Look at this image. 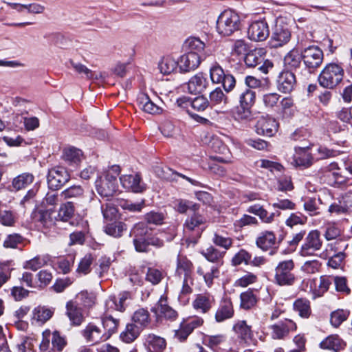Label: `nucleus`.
I'll list each match as a JSON object with an SVG mask.
<instances>
[{
  "mask_svg": "<svg viewBox=\"0 0 352 352\" xmlns=\"http://www.w3.org/2000/svg\"><path fill=\"white\" fill-rule=\"evenodd\" d=\"M241 27V18L237 12L231 9L225 10L218 16L216 29L222 36H229Z\"/></svg>",
  "mask_w": 352,
  "mask_h": 352,
  "instance_id": "f257e3e1",
  "label": "nucleus"
},
{
  "mask_svg": "<svg viewBox=\"0 0 352 352\" xmlns=\"http://www.w3.org/2000/svg\"><path fill=\"white\" fill-rule=\"evenodd\" d=\"M302 52V60L307 70L305 74L301 72L303 80H309L313 74L322 63L324 54L322 50L316 45L305 47Z\"/></svg>",
  "mask_w": 352,
  "mask_h": 352,
  "instance_id": "f03ea898",
  "label": "nucleus"
},
{
  "mask_svg": "<svg viewBox=\"0 0 352 352\" xmlns=\"http://www.w3.org/2000/svg\"><path fill=\"white\" fill-rule=\"evenodd\" d=\"M344 72L342 67L331 63L325 65L318 76L319 85L326 89H334L342 80Z\"/></svg>",
  "mask_w": 352,
  "mask_h": 352,
  "instance_id": "7ed1b4c3",
  "label": "nucleus"
},
{
  "mask_svg": "<svg viewBox=\"0 0 352 352\" xmlns=\"http://www.w3.org/2000/svg\"><path fill=\"white\" fill-rule=\"evenodd\" d=\"M120 167L113 166L107 170L102 177L96 181L98 192L102 197L112 196L118 189L117 177L120 174Z\"/></svg>",
  "mask_w": 352,
  "mask_h": 352,
  "instance_id": "20e7f679",
  "label": "nucleus"
},
{
  "mask_svg": "<svg viewBox=\"0 0 352 352\" xmlns=\"http://www.w3.org/2000/svg\"><path fill=\"white\" fill-rule=\"evenodd\" d=\"M210 78L214 84H221L226 92L231 91L236 85L234 77L226 72L222 67L214 60L209 68Z\"/></svg>",
  "mask_w": 352,
  "mask_h": 352,
  "instance_id": "39448f33",
  "label": "nucleus"
},
{
  "mask_svg": "<svg viewBox=\"0 0 352 352\" xmlns=\"http://www.w3.org/2000/svg\"><path fill=\"white\" fill-rule=\"evenodd\" d=\"M294 263L292 260H286L278 263L275 269L274 280L280 286H290L294 285L296 278L292 273Z\"/></svg>",
  "mask_w": 352,
  "mask_h": 352,
  "instance_id": "423d86ee",
  "label": "nucleus"
},
{
  "mask_svg": "<svg viewBox=\"0 0 352 352\" xmlns=\"http://www.w3.org/2000/svg\"><path fill=\"white\" fill-rule=\"evenodd\" d=\"M322 245L320 233L318 230H311L308 233L299 250L298 254L303 257L316 256Z\"/></svg>",
  "mask_w": 352,
  "mask_h": 352,
  "instance_id": "0eeeda50",
  "label": "nucleus"
},
{
  "mask_svg": "<svg viewBox=\"0 0 352 352\" xmlns=\"http://www.w3.org/2000/svg\"><path fill=\"white\" fill-rule=\"evenodd\" d=\"M290 38L291 32L288 24L285 23L284 19H277L272 33V46L274 47H280L289 42Z\"/></svg>",
  "mask_w": 352,
  "mask_h": 352,
  "instance_id": "6e6552de",
  "label": "nucleus"
},
{
  "mask_svg": "<svg viewBox=\"0 0 352 352\" xmlns=\"http://www.w3.org/2000/svg\"><path fill=\"white\" fill-rule=\"evenodd\" d=\"M47 179L49 188L57 190L69 180V175L64 167L55 166L49 170Z\"/></svg>",
  "mask_w": 352,
  "mask_h": 352,
  "instance_id": "1a4fd4ad",
  "label": "nucleus"
},
{
  "mask_svg": "<svg viewBox=\"0 0 352 352\" xmlns=\"http://www.w3.org/2000/svg\"><path fill=\"white\" fill-rule=\"evenodd\" d=\"M296 324L289 319L280 321L270 327L271 336L273 339H284L290 332L296 331Z\"/></svg>",
  "mask_w": 352,
  "mask_h": 352,
  "instance_id": "9d476101",
  "label": "nucleus"
},
{
  "mask_svg": "<svg viewBox=\"0 0 352 352\" xmlns=\"http://www.w3.org/2000/svg\"><path fill=\"white\" fill-rule=\"evenodd\" d=\"M270 34L267 22L264 20L252 22L248 30V38L254 41H265Z\"/></svg>",
  "mask_w": 352,
  "mask_h": 352,
  "instance_id": "9b49d317",
  "label": "nucleus"
},
{
  "mask_svg": "<svg viewBox=\"0 0 352 352\" xmlns=\"http://www.w3.org/2000/svg\"><path fill=\"white\" fill-rule=\"evenodd\" d=\"M151 310L157 318H164L170 321L176 320L178 316L177 311L168 305L167 298L164 296L160 297Z\"/></svg>",
  "mask_w": 352,
  "mask_h": 352,
  "instance_id": "f8f14e48",
  "label": "nucleus"
},
{
  "mask_svg": "<svg viewBox=\"0 0 352 352\" xmlns=\"http://www.w3.org/2000/svg\"><path fill=\"white\" fill-rule=\"evenodd\" d=\"M82 334L87 342L98 344L109 340L103 331L93 323L88 324L82 331Z\"/></svg>",
  "mask_w": 352,
  "mask_h": 352,
  "instance_id": "ddd939ff",
  "label": "nucleus"
},
{
  "mask_svg": "<svg viewBox=\"0 0 352 352\" xmlns=\"http://www.w3.org/2000/svg\"><path fill=\"white\" fill-rule=\"evenodd\" d=\"M220 267L221 265H210L205 263L198 267L197 272L199 275L203 276L206 285L210 287L214 283V280L218 278L220 276Z\"/></svg>",
  "mask_w": 352,
  "mask_h": 352,
  "instance_id": "4468645a",
  "label": "nucleus"
},
{
  "mask_svg": "<svg viewBox=\"0 0 352 352\" xmlns=\"http://www.w3.org/2000/svg\"><path fill=\"white\" fill-rule=\"evenodd\" d=\"M278 123L276 120L270 117H261L255 126L256 131L258 135L268 137L273 136L278 130Z\"/></svg>",
  "mask_w": 352,
  "mask_h": 352,
  "instance_id": "2eb2a0df",
  "label": "nucleus"
},
{
  "mask_svg": "<svg viewBox=\"0 0 352 352\" xmlns=\"http://www.w3.org/2000/svg\"><path fill=\"white\" fill-rule=\"evenodd\" d=\"M200 55L194 53H185L179 59V69L181 72H189L196 69L201 63Z\"/></svg>",
  "mask_w": 352,
  "mask_h": 352,
  "instance_id": "dca6fc26",
  "label": "nucleus"
},
{
  "mask_svg": "<svg viewBox=\"0 0 352 352\" xmlns=\"http://www.w3.org/2000/svg\"><path fill=\"white\" fill-rule=\"evenodd\" d=\"M278 244L275 233L272 230L261 232L256 239V246L263 251L272 249Z\"/></svg>",
  "mask_w": 352,
  "mask_h": 352,
  "instance_id": "f3484780",
  "label": "nucleus"
},
{
  "mask_svg": "<svg viewBox=\"0 0 352 352\" xmlns=\"http://www.w3.org/2000/svg\"><path fill=\"white\" fill-rule=\"evenodd\" d=\"M296 84V76L289 70L283 71L280 73L278 80V89L283 93H290Z\"/></svg>",
  "mask_w": 352,
  "mask_h": 352,
  "instance_id": "a211bd4d",
  "label": "nucleus"
},
{
  "mask_svg": "<svg viewBox=\"0 0 352 352\" xmlns=\"http://www.w3.org/2000/svg\"><path fill=\"white\" fill-rule=\"evenodd\" d=\"M120 180L125 189L132 192H140L144 189L140 175L138 173L122 175L120 177Z\"/></svg>",
  "mask_w": 352,
  "mask_h": 352,
  "instance_id": "6ab92c4d",
  "label": "nucleus"
},
{
  "mask_svg": "<svg viewBox=\"0 0 352 352\" xmlns=\"http://www.w3.org/2000/svg\"><path fill=\"white\" fill-rule=\"evenodd\" d=\"M290 163L295 167L305 168L312 164V157L307 149L298 148L295 149Z\"/></svg>",
  "mask_w": 352,
  "mask_h": 352,
  "instance_id": "aec40b11",
  "label": "nucleus"
},
{
  "mask_svg": "<svg viewBox=\"0 0 352 352\" xmlns=\"http://www.w3.org/2000/svg\"><path fill=\"white\" fill-rule=\"evenodd\" d=\"M144 344L148 352H163L166 347V340L153 333L144 336Z\"/></svg>",
  "mask_w": 352,
  "mask_h": 352,
  "instance_id": "412c9836",
  "label": "nucleus"
},
{
  "mask_svg": "<svg viewBox=\"0 0 352 352\" xmlns=\"http://www.w3.org/2000/svg\"><path fill=\"white\" fill-rule=\"evenodd\" d=\"M208 82L203 73H197L192 76L187 83V89L192 94L203 92L208 87Z\"/></svg>",
  "mask_w": 352,
  "mask_h": 352,
  "instance_id": "4be33fe9",
  "label": "nucleus"
},
{
  "mask_svg": "<svg viewBox=\"0 0 352 352\" xmlns=\"http://www.w3.org/2000/svg\"><path fill=\"white\" fill-rule=\"evenodd\" d=\"M233 330L237 335L241 343L250 344L253 339V333L251 327L246 324L244 320L238 321L233 326Z\"/></svg>",
  "mask_w": 352,
  "mask_h": 352,
  "instance_id": "5701e85b",
  "label": "nucleus"
},
{
  "mask_svg": "<svg viewBox=\"0 0 352 352\" xmlns=\"http://www.w3.org/2000/svg\"><path fill=\"white\" fill-rule=\"evenodd\" d=\"M214 302V298L211 295L201 294L197 295L192 302V307L197 311L204 314L210 311Z\"/></svg>",
  "mask_w": 352,
  "mask_h": 352,
  "instance_id": "b1692460",
  "label": "nucleus"
},
{
  "mask_svg": "<svg viewBox=\"0 0 352 352\" xmlns=\"http://www.w3.org/2000/svg\"><path fill=\"white\" fill-rule=\"evenodd\" d=\"M178 106L186 108L190 105L194 109L198 111H204L209 104V102L206 97L198 96L194 100H190L186 98H181L177 100Z\"/></svg>",
  "mask_w": 352,
  "mask_h": 352,
  "instance_id": "393cba45",
  "label": "nucleus"
},
{
  "mask_svg": "<svg viewBox=\"0 0 352 352\" xmlns=\"http://www.w3.org/2000/svg\"><path fill=\"white\" fill-rule=\"evenodd\" d=\"M346 346L345 342L338 335H331L324 339L320 343V347L322 349L339 352L344 349Z\"/></svg>",
  "mask_w": 352,
  "mask_h": 352,
  "instance_id": "a878e982",
  "label": "nucleus"
},
{
  "mask_svg": "<svg viewBox=\"0 0 352 352\" xmlns=\"http://www.w3.org/2000/svg\"><path fill=\"white\" fill-rule=\"evenodd\" d=\"M201 254L208 261L213 263V265L222 266L224 263L223 258L226 252H221L212 245L203 249Z\"/></svg>",
  "mask_w": 352,
  "mask_h": 352,
  "instance_id": "bb28decb",
  "label": "nucleus"
},
{
  "mask_svg": "<svg viewBox=\"0 0 352 352\" xmlns=\"http://www.w3.org/2000/svg\"><path fill=\"white\" fill-rule=\"evenodd\" d=\"M138 101L140 108L145 113L156 115L162 111V109L155 104L147 94H141L138 96Z\"/></svg>",
  "mask_w": 352,
  "mask_h": 352,
  "instance_id": "cd10ccee",
  "label": "nucleus"
},
{
  "mask_svg": "<svg viewBox=\"0 0 352 352\" xmlns=\"http://www.w3.org/2000/svg\"><path fill=\"white\" fill-rule=\"evenodd\" d=\"M66 314L72 324L78 326L84 320L82 310L73 302H68L66 305Z\"/></svg>",
  "mask_w": 352,
  "mask_h": 352,
  "instance_id": "c85d7f7f",
  "label": "nucleus"
},
{
  "mask_svg": "<svg viewBox=\"0 0 352 352\" xmlns=\"http://www.w3.org/2000/svg\"><path fill=\"white\" fill-rule=\"evenodd\" d=\"M302 52L294 48L291 50L284 57V66L289 71L296 69L300 67L302 61Z\"/></svg>",
  "mask_w": 352,
  "mask_h": 352,
  "instance_id": "c756f323",
  "label": "nucleus"
},
{
  "mask_svg": "<svg viewBox=\"0 0 352 352\" xmlns=\"http://www.w3.org/2000/svg\"><path fill=\"white\" fill-rule=\"evenodd\" d=\"M234 315L233 306L230 300H223L219 305L216 314L215 320L218 322L231 318Z\"/></svg>",
  "mask_w": 352,
  "mask_h": 352,
  "instance_id": "7c9ffc66",
  "label": "nucleus"
},
{
  "mask_svg": "<svg viewBox=\"0 0 352 352\" xmlns=\"http://www.w3.org/2000/svg\"><path fill=\"white\" fill-rule=\"evenodd\" d=\"M265 54L264 49H255L245 55V63L248 67H254L264 62Z\"/></svg>",
  "mask_w": 352,
  "mask_h": 352,
  "instance_id": "2f4dec72",
  "label": "nucleus"
},
{
  "mask_svg": "<svg viewBox=\"0 0 352 352\" xmlns=\"http://www.w3.org/2000/svg\"><path fill=\"white\" fill-rule=\"evenodd\" d=\"M102 324L103 331L106 334L107 338L109 339L113 334L117 332L119 320L114 318L110 314H104L102 318Z\"/></svg>",
  "mask_w": 352,
  "mask_h": 352,
  "instance_id": "473e14b6",
  "label": "nucleus"
},
{
  "mask_svg": "<svg viewBox=\"0 0 352 352\" xmlns=\"http://www.w3.org/2000/svg\"><path fill=\"white\" fill-rule=\"evenodd\" d=\"M54 312L52 308L39 305L32 311V320L43 324L52 317Z\"/></svg>",
  "mask_w": 352,
  "mask_h": 352,
  "instance_id": "72a5a7b5",
  "label": "nucleus"
},
{
  "mask_svg": "<svg viewBox=\"0 0 352 352\" xmlns=\"http://www.w3.org/2000/svg\"><path fill=\"white\" fill-rule=\"evenodd\" d=\"M206 222V219L204 216L199 214L197 211L193 212V214L190 215L185 221L184 231L186 232L195 231Z\"/></svg>",
  "mask_w": 352,
  "mask_h": 352,
  "instance_id": "f704fd0d",
  "label": "nucleus"
},
{
  "mask_svg": "<svg viewBox=\"0 0 352 352\" xmlns=\"http://www.w3.org/2000/svg\"><path fill=\"white\" fill-rule=\"evenodd\" d=\"M142 330V327L135 323L128 324L125 330L121 333L120 338L124 342L131 343L139 336Z\"/></svg>",
  "mask_w": 352,
  "mask_h": 352,
  "instance_id": "c9c22d12",
  "label": "nucleus"
},
{
  "mask_svg": "<svg viewBox=\"0 0 352 352\" xmlns=\"http://www.w3.org/2000/svg\"><path fill=\"white\" fill-rule=\"evenodd\" d=\"M238 99L241 106L252 107L255 102L256 94L249 88H241L238 90Z\"/></svg>",
  "mask_w": 352,
  "mask_h": 352,
  "instance_id": "e433bc0d",
  "label": "nucleus"
},
{
  "mask_svg": "<svg viewBox=\"0 0 352 352\" xmlns=\"http://www.w3.org/2000/svg\"><path fill=\"white\" fill-rule=\"evenodd\" d=\"M178 63L179 61L172 56H164L159 63V69L162 74L168 75L174 72L177 67H179Z\"/></svg>",
  "mask_w": 352,
  "mask_h": 352,
  "instance_id": "4c0bfd02",
  "label": "nucleus"
},
{
  "mask_svg": "<svg viewBox=\"0 0 352 352\" xmlns=\"http://www.w3.org/2000/svg\"><path fill=\"white\" fill-rule=\"evenodd\" d=\"M293 308L299 316L303 318H308L311 314L310 302L305 298L296 300L293 304Z\"/></svg>",
  "mask_w": 352,
  "mask_h": 352,
  "instance_id": "58836bf2",
  "label": "nucleus"
},
{
  "mask_svg": "<svg viewBox=\"0 0 352 352\" xmlns=\"http://www.w3.org/2000/svg\"><path fill=\"white\" fill-rule=\"evenodd\" d=\"M184 47L188 53H194L200 55L205 48V43L199 38L190 37L186 40Z\"/></svg>",
  "mask_w": 352,
  "mask_h": 352,
  "instance_id": "ea45409f",
  "label": "nucleus"
},
{
  "mask_svg": "<svg viewBox=\"0 0 352 352\" xmlns=\"http://www.w3.org/2000/svg\"><path fill=\"white\" fill-rule=\"evenodd\" d=\"M326 176L329 178L328 182L331 185L341 184L343 182L342 176L338 173V166L336 163H331L326 168Z\"/></svg>",
  "mask_w": 352,
  "mask_h": 352,
  "instance_id": "a19ab883",
  "label": "nucleus"
},
{
  "mask_svg": "<svg viewBox=\"0 0 352 352\" xmlns=\"http://www.w3.org/2000/svg\"><path fill=\"white\" fill-rule=\"evenodd\" d=\"M75 208L74 204L67 201L60 206L58 212V219L62 221H69L74 215Z\"/></svg>",
  "mask_w": 352,
  "mask_h": 352,
  "instance_id": "79ce46f5",
  "label": "nucleus"
},
{
  "mask_svg": "<svg viewBox=\"0 0 352 352\" xmlns=\"http://www.w3.org/2000/svg\"><path fill=\"white\" fill-rule=\"evenodd\" d=\"M33 180L34 176L32 174L23 173L13 179L12 185L16 190H19L26 188Z\"/></svg>",
  "mask_w": 352,
  "mask_h": 352,
  "instance_id": "37998d69",
  "label": "nucleus"
},
{
  "mask_svg": "<svg viewBox=\"0 0 352 352\" xmlns=\"http://www.w3.org/2000/svg\"><path fill=\"white\" fill-rule=\"evenodd\" d=\"M82 156V153L80 150L72 147L65 149L63 157L69 164L77 165L80 162Z\"/></svg>",
  "mask_w": 352,
  "mask_h": 352,
  "instance_id": "c03bdc74",
  "label": "nucleus"
},
{
  "mask_svg": "<svg viewBox=\"0 0 352 352\" xmlns=\"http://www.w3.org/2000/svg\"><path fill=\"white\" fill-rule=\"evenodd\" d=\"M132 320L133 323L144 329L150 322V315L146 309L141 308L135 311Z\"/></svg>",
  "mask_w": 352,
  "mask_h": 352,
  "instance_id": "a18cd8bd",
  "label": "nucleus"
},
{
  "mask_svg": "<svg viewBox=\"0 0 352 352\" xmlns=\"http://www.w3.org/2000/svg\"><path fill=\"white\" fill-rule=\"evenodd\" d=\"M175 208L178 212L184 214L187 212L188 210L198 211L199 206L191 201L179 199L175 201Z\"/></svg>",
  "mask_w": 352,
  "mask_h": 352,
  "instance_id": "49530a36",
  "label": "nucleus"
},
{
  "mask_svg": "<svg viewBox=\"0 0 352 352\" xmlns=\"http://www.w3.org/2000/svg\"><path fill=\"white\" fill-rule=\"evenodd\" d=\"M164 272L155 267H148L146 272L145 280L152 285L159 284L164 277Z\"/></svg>",
  "mask_w": 352,
  "mask_h": 352,
  "instance_id": "de8ad7c7",
  "label": "nucleus"
},
{
  "mask_svg": "<svg viewBox=\"0 0 352 352\" xmlns=\"http://www.w3.org/2000/svg\"><path fill=\"white\" fill-rule=\"evenodd\" d=\"M101 210L106 221L116 220L118 217V210L113 201L102 204Z\"/></svg>",
  "mask_w": 352,
  "mask_h": 352,
  "instance_id": "09e8293b",
  "label": "nucleus"
},
{
  "mask_svg": "<svg viewBox=\"0 0 352 352\" xmlns=\"http://www.w3.org/2000/svg\"><path fill=\"white\" fill-rule=\"evenodd\" d=\"M331 214L334 215H346L350 213V207L343 200H338V202L331 204L328 209Z\"/></svg>",
  "mask_w": 352,
  "mask_h": 352,
  "instance_id": "8fccbe9b",
  "label": "nucleus"
},
{
  "mask_svg": "<svg viewBox=\"0 0 352 352\" xmlns=\"http://www.w3.org/2000/svg\"><path fill=\"white\" fill-rule=\"evenodd\" d=\"M126 229V225L122 222L109 223L104 227V232L113 237H120L124 230Z\"/></svg>",
  "mask_w": 352,
  "mask_h": 352,
  "instance_id": "3c124183",
  "label": "nucleus"
},
{
  "mask_svg": "<svg viewBox=\"0 0 352 352\" xmlns=\"http://www.w3.org/2000/svg\"><path fill=\"white\" fill-rule=\"evenodd\" d=\"M47 262V257L43 256H37L34 258L27 261L24 265L23 267L25 269L31 270L33 271H36L39 268L44 266Z\"/></svg>",
  "mask_w": 352,
  "mask_h": 352,
  "instance_id": "603ef678",
  "label": "nucleus"
},
{
  "mask_svg": "<svg viewBox=\"0 0 352 352\" xmlns=\"http://www.w3.org/2000/svg\"><path fill=\"white\" fill-rule=\"evenodd\" d=\"M241 307L245 309H249L256 302V298L252 291L248 290L243 292L241 296Z\"/></svg>",
  "mask_w": 352,
  "mask_h": 352,
  "instance_id": "864d4df0",
  "label": "nucleus"
},
{
  "mask_svg": "<svg viewBox=\"0 0 352 352\" xmlns=\"http://www.w3.org/2000/svg\"><path fill=\"white\" fill-rule=\"evenodd\" d=\"M332 283L331 277L322 276L320 278L319 285L314 289V295L316 297L322 296L329 288Z\"/></svg>",
  "mask_w": 352,
  "mask_h": 352,
  "instance_id": "5fc2aeb1",
  "label": "nucleus"
},
{
  "mask_svg": "<svg viewBox=\"0 0 352 352\" xmlns=\"http://www.w3.org/2000/svg\"><path fill=\"white\" fill-rule=\"evenodd\" d=\"M83 194V190L80 186H72L63 191L60 194L61 199H68L72 198L79 197Z\"/></svg>",
  "mask_w": 352,
  "mask_h": 352,
  "instance_id": "6e6d98bb",
  "label": "nucleus"
},
{
  "mask_svg": "<svg viewBox=\"0 0 352 352\" xmlns=\"http://www.w3.org/2000/svg\"><path fill=\"white\" fill-rule=\"evenodd\" d=\"M349 316V312L343 309H338L331 314V324L338 327L344 321H345Z\"/></svg>",
  "mask_w": 352,
  "mask_h": 352,
  "instance_id": "4d7b16f0",
  "label": "nucleus"
},
{
  "mask_svg": "<svg viewBox=\"0 0 352 352\" xmlns=\"http://www.w3.org/2000/svg\"><path fill=\"white\" fill-rule=\"evenodd\" d=\"M192 263L187 259H180L177 263V272L184 277L191 276Z\"/></svg>",
  "mask_w": 352,
  "mask_h": 352,
  "instance_id": "13d9d810",
  "label": "nucleus"
},
{
  "mask_svg": "<svg viewBox=\"0 0 352 352\" xmlns=\"http://www.w3.org/2000/svg\"><path fill=\"white\" fill-rule=\"evenodd\" d=\"M251 259V255L245 250H239L232 258V264L234 266L239 265L242 263L249 264Z\"/></svg>",
  "mask_w": 352,
  "mask_h": 352,
  "instance_id": "bf43d9fd",
  "label": "nucleus"
},
{
  "mask_svg": "<svg viewBox=\"0 0 352 352\" xmlns=\"http://www.w3.org/2000/svg\"><path fill=\"white\" fill-rule=\"evenodd\" d=\"M256 163L259 167L268 169L272 172L276 171L281 173L284 169L280 164L268 160H260Z\"/></svg>",
  "mask_w": 352,
  "mask_h": 352,
  "instance_id": "052dcab7",
  "label": "nucleus"
},
{
  "mask_svg": "<svg viewBox=\"0 0 352 352\" xmlns=\"http://www.w3.org/2000/svg\"><path fill=\"white\" fill-rule=\"evenodd\" d=\"M94 258L91 254H86L80 261L77 271L78 273L87 274L90 272Z\"/></svg>",
  "mask_w": 352,
  "mask_h": 352,
  "instance_id": "680f3d73",
  "label": "nucleus"
},
{
  "mask_svg": "<svg viewBox=\"0 0 352 352\" xmlns=\"http://www.w3.org/2000/svg\"><path fill=\"white\" fill-rule=\"evenodd\" d=\"M214 244L228 250L232 245V239L230 237L223 236L219 233H214L212 239Z\"/></svg>",
  "mask_w": 352,
  "mask_h": 352,
  "instance_id": "e2e57ef3",
  "label": "nucleus"
},
{
  "mask_svg": "<svg viewBox=\"0 0 352 352\" xmlns=\"http://www.w3.org/2000/svg\"><path fill=\"white\" fill-rule=\"evenodd\" d=\"M67 342L65 338L60 336L58 331H54L52 333V344L53 350L56 352H60L66 345Z\"/></svg>",
  "mask_w": 352,
  "mask_h": 352,
  "instance_id": "0e129e2a",
  "label": "nucleus"
},
{
  "mask_svg": "<svg viewBox=\"0 0 352 352\" xmlns=\"http://www.w3.org/2000/svg\"><path fill=\"white\" fill-rule=\"evenodd\" d=\"M210 100L212 104H219L222 102L226 103L227 97L219 87L214 89L210 94Z\"/></svg>",
  "mask_w": 352,
  "mask_h": 352,
  "instance_id": "69168bd1",
  "label": "nucleus"
},
{
  "mask_svg": "<svg viewBox=\"0 0 352 352\" xmlns=\"http://www.w3.org/2000/svg\"><path fill=\"white\" fill-rule=\"evenodd\" d=\"M257 277L252 273L248 272L234 283V286L245 287L256 281Z\"/></svg>",
  "mask_w": 352,
  "mask_h": 352,
  "instance_id": "338daca9",
  "label": "nucleus"
},
{
  "mask_svg": "<svg viewBox=\"0 0 352 352\" xmlns=\"http://www.w3.org/2000/svg\"><path fill=\"white\" fill-rule=\"evenodd\" d=\"M251 107L241 106L239 104L234 112L235 119L238 120H248L251 116Z\"/></svg>",
  "mask_w": 352,
  "mask_h": 352,
  "instance_id": "774afa93",
  "label": "nucleus"
}]
</instances>
